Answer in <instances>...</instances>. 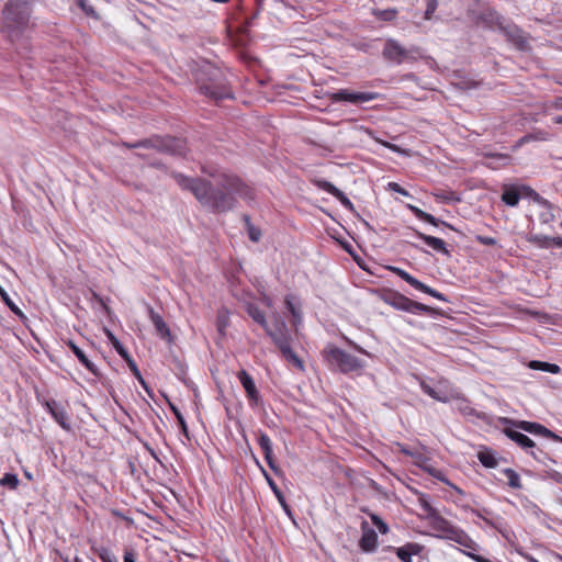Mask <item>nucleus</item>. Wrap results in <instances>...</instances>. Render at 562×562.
<instances>
[{
    "label": "nucleus",
    "instance_id": "obj_1",
    "mask_svg": "<svg viewBox=\"0 0 562 562\" xmlns=\"http://www.w3.org/2000/svg\"><path fill=\"white\" fill-rule=\"evenodd\" d=\"M213 180L212 182L201 178H188L178 175V186L189 190L195 199L203 205L211 209L214 213H225L233 210L236 205V195L250 202L255 200V190L246 183L240 177L226 170L205 169Z\"/></svg>",
    "mask_w": 562,
    "mask_h": 562
},
{
    "label": "nucleus",
    "instance_id": "obj_2",
    "mask_svg": "<svg viewBox=\"0 0 562 562\" xmlns=\"http://www.w3.org/2000/svg\"><path fill=\"white\" fill-rule=\"evenodd\" d=\"M418 504L425 512L426 518L430 520V527L438 532L437 537L457 542L468 551H463L469 558L475 562H495L483 555L476 554L479 544L461 528L454 526L448 519L442 517L439 512L430 504L427 495L420 493ZM501 562V561H496Z\"/></svg>",
    "mask_w": 562,
    "mask_h": 562
},
{
    "label": "nucleus",
    "instance_id": "obj_3",
    "mask_svg": "<svg viewBox=\"0 0 562 562\" xmlns=\"http://www.w3.org/2000/svg\"><path fill=\"white\" fill-rule=\"evenodd\" d=\"M199 90L207 99L218 103L225 99H233V91L227 81L217 72H201L196 78Z\"/></svg>",
    "mask_w": 562,
    "mask_h": 562
},
{
    "label": "nucleus",
    "instance_id": "obj_4",
    "mask_svg": "<svg viewBox=\"0 0 562 562\" xmlns=\"http://www.w3.org/2000/svg\"><path fill=\"white\" fill-rule=\"evenodd\" d=\"M324 357L329 364L336 366L344 374L359 371L364 366L362 360L334 345L324 349Z\"/></svg>",
    "mask_w": 562,
    "mask_h": 562
},
{
    "label": "nucleus",
    "instance_id": "obj_5",
    "mask_svg": "<svg viewBox=\"0 0 562 562\" xmlns=\"http://www.w3.org/2000/svg\"><path fill=\"white\" fill-rule=\"evenodd\" d=\"M3 15L8 27L22 29L30 21L31 9L24 0H10L3 9Z\"/></svg>",
    "mask_w": 562,
    "mask_h": 562
},
{
    "label": "nucleus",
    "instance_id": "obj_6",
    "mask_svg": "<svg viewBox=\"0 0 562 562\" xmlns=\"http://www.w3.org/2000/svg\"><path fill=\"white\" fill-rule=\"evenodd\" d=\"M384 302L398 311L408 312L412 314H432L434 308L411 300L404 294L393 291L390 292L386 296H384Z\"/></svg>",
    "mask_w": 562,
    "mask_h": 562
},
{
    "label": "nucleus",
    "instance_id": "obj_7",
    "mask_svg": "<svg viewBox=\"0 0 562 562\" xmlns=\"http://www.w3.org/2000/svg\"><path fill=\"white\" fill-rule=\"evenodd\" d=\"M417 54H419L417 47L406 49L396 40L393 38H389L385 42L382 50V56L384 59L397 65L407 60L416 59L415 55Z\"/></svg>",
    "mask_w": 562,
    "mask_h": 562
},
{
    "label": "nucleus",
    "instance_id": "obj_8",
    "mask_svg": "<svg viewBox=\"0 0 562 562\" xmlns=\"http://www.w3.org/2000/svg\"><path fill=\"white\" fill-rule=\"evenodd\" d=\"M492 16L494 24L506 36L508 42L515 45L518 49H524L526 47L527 41L521 29L513 23L505 24L503 16L496 12L492 13Z\"/></svg>",
    "mask_w": 562,
    "mask_h": 562
},
{
    "label": "nucleus",
    "instance_id": "obj_9",
    "mask_svg": "<svg viewBox=\"0 0 562 562\" xmlns=\"http://www.w3.org/2000/svg\"><path fill=\"white\" fill-rule=\"evenodd\" d=\"M329 100L333 103L349 102L352 104H361L370 102L380 98V93L374 91H350L348 89H340L329 94Z\"/></svg>",
    "mask_w": 562,
    "mask_h": 562
},
{
    "label": "nucleus",
    "instance_id": "obj_10",
    "mask_svg": "<svg viewBox=\"0 0 562 562\" xmlns=\"http://www.w3.org/2000/svg\"><path fill=\"white\" fill-rule=\"evenodd\" d=\"M525 195L531 198L536 201L540 199L539 193H537L532 188L528 186H513L505 184L503 187L502 201L508 206H516L519 203L520 196Z\"/></svg>",
    "mask_w": 562,
    "mask_h": 562
},
{
    "label": "nucleus",
    "instance_id": "obj_11",
    "mask_svg": "<svg viewBox=\"0 0 562 562\" xmlns=\"http://www.w3.org/2000/svg\"><path fill=\"white\" fill-rule=\"evenodd\" d=\"M391 272H393L394 274H396L397 277H400L402 280H404L405 282H407L409 285H412L414 289L418 290V291H422L439 301H442V302H448V299L440 292H438L437 290L430 288L429 285L423 283L422 281H419L418 279H416L415 277H413L412 274H409L407 271H405L404 269L402 268H398V267H389L387 268Z\"/></svg>",
    "mask_w": 562,
    "mask_h": 562
},
{
    "label": "nucleus",
    "instance_id": "obj_12",
    "mask_svg": "<svg viewBox=\"0 0 562 562\" xmlns=\"http://www.w3.org/2000/svg\"><path fill=\"white\" fill-rule=\"evenodd\" d=\"M265 330L279 350L288 345H291L292 342V337L286 328L285 323L281 318H277L273 325L271 327L268 325Z\"/></svg>",
    "mask_w": 562,
    "mask_h": 562
},
{
    "label": "nucleus",
    "instance_id": "obj_13",
    "mask_svg": "<svg viewBox=\"0 0 562 562\" xmlns=\"http://www.w3.org/2000/svg\"><path fill=\"white\" fill-rule=\"evenodd\" d=\"M237 378L246 392L249 405L251 407L258 406L261 402V396L251 375L243 369L237 373Z\"/></svg>",
    "mask_w": 562,
    "mask_h": 562
},
{
    "label": "nucleus",
    "instance_id": "obj_14",
    "mask_svg": "<svg viewBox=\"0 0 562 562\" xmlns=\"http://www.w3.org/2000/svg\"><path fill=\"white\" fill-rule=\"evenodd\" d=\"M361 531L362 535L359 540V548L363 552H374L379 544L378 533L369 526L367 521L361 522Z\"/></svg>",
    "mask_w": 562,
    "mask_h": 562
},
{
    "label": "nucleus",
    "instance_id": "obj_15",
    "mask_svg": "<svg viewBox=\"0 0 562 562\" xmlns=\"http://www.w3.org/2000/svg\"><path fill=\"white\" fill-rule=\"evenodd\" d=\"M386 550L395 552L396 557L402 562H413L412 557L420 554L424 550V546L418 542H406L404 546L398 548L389 546L386 547Z\"/></svg>",
    "mask_w": 562,
    "mask_h": 562
},
{
    "label": "nucleus",
    "instance_id": "obj_16",
    "mask_svg": "<svg viewBox=\"0 0 562 562\" xmlns=\"http://www.w3.org/2000/svg\"><path fill=\"white\" fill-rule=\"evenodd\" d=\"M313 183L319 189L323 190L329 194H331L334 198H336L342 206H345L348 210L353 209L352 202L347 198V195L339 190L336 186H334L331 182L323 179L313 180Z\"/></svg>",
    "mask_w": 562,
    "mask_h": 562
},
{
    "label": "nucleus",
    "instance_id": "obj_17",
    "mask_svg": "<svg viewBox=\"0 0 562 562\" xmlns=\"http://www.w3.org/2000/svg\"><path fill=\"white\" fill-rule=\"evenodd\" d=\"M506 423H510L515 425L518 429H521L524 431L535 434V435H541L546 438L550 439H559V436H557L554 432H552L550 429L544 427L541 424L533 423V422H527V420H520V422H512L509 419H505Z\"/></svg>",
    "mask_w": 562,
    "mask_h": 562
},
{
    "label": "nucleus",
    "instance_id": "obj_18",
    "mask_svg": "<svg viewBox=\"0 0 562 562\" xmlns=\"http://www.w3.org/2000/svg\"><path fill=\"white\" fill-rule=\"evenodd\" d=\"M258 445L261 448L265 460L268 463L269 468L276 473H279V468L276 464V460L273 458V451H272V441L270 437L263 432L259 431L258 434Z\"/></svg>",
    "mask_w": 562,
    "mask_h": 562
},
{
    "label": "nucleus",
    "instance_id": "obj_19",
    "mask_svg": "<svg viewBox=\"0 0 562 562\" xmlns=\"http://www.w3.org/2000/svg\"><path fill=\"white\" fill-rule=\"evenodd\" d=\"M45 406L55 422L60 425V427H63L65 430H70L69 417L64 407L58 405L55 401H47Z\"/></svg>",
    "mask_w": 562,
    "mask_h": 562
},
{
    "label": "nucleus",
    "instance_id": "obj_20",
    "mask_svg": "<svg viewBox=\"0 0 562 562\" xmlns=\"http://www.w3.org/2000/svg\"><path fill=\"white\" fill-rule=\"evenodd\" d=\"M406 206L418 220L424 221L432 226L443 225V226L454 231V227L451 224H449L445 221L438 220L437 217L423 211L422 209H419L413 204H407Z\"/></svg>",
    "mask_w": 562,
    "mask_h": 562
},
{
    "label": "nucleus",
    "instance_id": "obj_21",
    "mask_svg": "<svg viewBox=\"0 0 562 562\" xmlns=\"http://www.w3.org/2000/svg\"><path fill=\"white\" fill-rule=\"evenodd\" d=\"M503 432L526 451L536 447L535 441L520 431L514 430L512 428H504Z\"/></svg>",
    "mask_w": 562,
    "mask_h": 562
},
{
    "label": "nucleus",
    "instance_id": "obj_22",
    "mask_svg": "<svg viewBox=\"0 0 562 562\" xmlns=\"http://www.w3.org/2000/svg\"><path fill=\"white\" fill-rule=\"evenodd\" d=\"M416 236L422 239L426 245L432 248L437 252H441L443 255L449 256V250L447 249L446 241L441 238L426 235L419 231H415Z\"/></svg>",
    "mask_w": 562,
    "mask_h": 562
},
{
    "label": "nucleus",
    "instance_id": "obj_23",
    "mask_svg": "<svg viewBox=\"0 0 562 562\" xmlns=\"http://www.w3.org/2000/svg\"><path fill=\"white\" fill-rule=\"evenodd\" d=\"M527 240L540 248H548L550 246L562 247V237L560 236L530 235Z\"/></svg>",
    "mask_w": 562,
    "mask_h": 562
},
{
    "label": "nucleus",
    "instance_id": "obj_24",
    "mask_svg": "<svg viewBox=\"0 0 562 562\" xmlns=\"http://www.w3.org/2000/svg\"><path fill=\"white\" fill-rule=\"evenodd\" d=\"M149 314H150V319L156 328L157 334L162 339H168V341H171V333H170L168 326L166 325L165 321L162 319V317L159 314H157L153 308H149Z\"/></svg>",
    "mask_w": 562,
    "mask_h": 562
},
{
    "label": "nucleus",
    "instance_id": "obj_25",
    "mask_svg": "<svg viewBox=\"0 0 562 562\" xmlns=\"http://www.w3.org/2000/svg\"><path fill=\"white\" fill-rule=\"evenodd\" d=\"M67 345L69 346V348L71 349V351L76 355V357L78 358V360L81 362L82 366H85V368L87 370H89L91 373L93 374H97V367L94 366V363H92L88 357L86 356V353L83 352L82 349H80L72 340H69L67 342Z\"/></svg>",
    "mask_w": 562,
    "mask_h": 562
},
{
    "label": "nucleus",
    "instance_id": "obj_26",
    "mask_svg": "<svg viewBox=\"0 0 562 562\" xmlns=\"http://www.w3.org/2000/svg\"><path fill=\"white\" fill-rule=\"evenodd\" d=\"M280 352L285 361L295 367L297 370L304 371V362L293 351L291 345H288L284 348L280 349Z\"/></svg>",
    "mask_w": 562,
    "mask_h": 562
},
{
    "label": "nucleus",
    "instance_id": "obj_27",
    "mask_svg": "<svg viewBox=\"0 0 562 562\" xmlns=\"http://www.w3.org/2000/svg\"><path fill=\"white\" fill-rule=\"evenodd\" d=\"M246 311L256 323H258L263 328H267L268 323L266 321V314L257 304L248 303Z\"/></svg>",
    "mask_w": 562,
    "mask_h": 562
},
{
    "label": "nucleus",
    "instance_id": "obj_28",
    "mask_svg": "<svg viewBox=\"0 0 562 562\" xmlns=\"http://www.w3.org/2000/svg\"><path fill=\"white\" fill-rule=\"evenodd\" d=\"M528 367L532 370H540L552 374H558L561 372V368L558 364L544 361L532 360L529 362Z\"/></svg>",
    "mask_w": 562,
    "mask_h": 562
},
{
    "label": "nucleus",
    "instance_id": "obj_29",
    "mask_svg": "<svg viewBox=\"0 0 562 562\" xmlns=\"http://www.w3.org/2000/svg\"><path fill=\"white\" fill-rule=\"evenodd\" d=\"M263 474L267 479V482L269 484V486L271 487L272 492L274 493L276 497L278 498L280 505L282 506V508L288 513L290 514L291 513V509H290V506L288 505L284 496H283V493L281 492V490L278 487L277 483L268 475V473L263 470Z\"/></svg>",
    "mask_w": 562,
    "mask_h": 562
},
{
    "label": "nucleus",
    "instance_id": "obj_30",
    "mask_svg": "<svg viewBox=\"0 0 562 562\" xmlns=\"http://www.w3.org/2000/svg\"><path fill=\"white\" fill-rule=\"evenodd\" d=\"M229 326V311L227 308H220L216 314V328L218 333L224 336L226 328Z\"/></svg>",
    "mask_w": 562,
    "mask_h": 562
},
{
    "label": "nucleus",
    "instance_id": "obj_31",
    "mask_svg": "<svg viewBox=\"0 0 562 562\" xmlns=\"http://www.w3.org/2000/svg\"><path fill=\"white\" fill-rule=\"evenodd\" d=\"M477 459L482 463L483 467L488 468V469H494L498 464L495 454L488 449L479 451Z\"/></svg>",
    "mask_w": 562,
    "mask_h": 562
},
{
    "label": "nucleus",
    "instance_id": "obj_32",
    "mask_svg": "<svg viewBox=\"0 0 562 562\" xmlns=\"http://www.w3.org/2000/svg\"><path fill=\"white\" fill-rule=\"evenodd\" d=\"M432 477L439 480L440 482L449 485L451 488H453L459 495H464V491L462 488H460L459 486L454 485L453 483H451L446 476L445 474L440 471V470H437L435 468H426L425 469Z\"/></svg>",
    "mask_w": 562,
    "mask_h": 562
},
{
    "label": "nucleus",
    "instance_id": "obj_33",
    "mask_svg": "<svg viewBox=\"0 0 562 562\" xmlns=\"http://www.w3.org/2000/svg\"><path fill=\"white\" fill-rule=\"evenodd\" d=\"M243 220L245 222L249 239L251 241H254V243H258L260 240V238H261V231H260V228L256 227L251 223L249 215L245 214L243 216Z\"/></svg>",
    "mask_w": 562,
    "mask_h": 562
},
{
    "label": "nucleus",
    "instance_id": "obj_34",
    "mask_svg": "<svg viewBox=\"0 0 562 562\" xmlns=\"http://www.w3.org/2000/svg\"><path fill=\"white\" fill-rule=\"evenodd\" d=\"M285 306L293 317V325L297 326L302 322V313L300 307L293 303V297L291 295L285 297Z\"/></svg>",
    "mask_w": 562,
    "mask_h": 562
},
{
    "label": "nucleus",
    "instance_id": "obj_35",
    "mask_svg": "<svg viewBox=\"0 0 562 562\" xmlns=\"http://www.w3.org/2000/svg\"><path fill=\"white\" fill-rule=\"evenodd\" d=\"M503 473L506 476L507 483L512 488L521 487L520 476L515 470L507 468L503 470Z\"/></svg>",
    "mask_w": 562,
    "mask_h": 562
},
{
    "label": "nucleus",
    "instance_id": "obj_36",
    "mask_svg": "<svg viewBox=\"0 0 562 562\" xmlns=\"http://www.w3.org/2000/svg\"><path fill=\"white\" fill-rule=\"evenodd\" d=\"M105 335H106L108 339L110 340V342L112 344L113 348L117 351V353L123 359H127L128 352L123 347V345L120 342V340L115 337V335L109 329H105Z\"/></svg>",
    "mask_w": 562,
    "mask_h": 562
},
{
    "label": "nucleus",
    "instance_id": "obj_37",
    "mask_svg": "<svg viewBox=\"0 0 562 562\" xmlns=\"http://www.w3.org/2000/svg\"><path fill=\"white\" fill-rule=\"evenodd\" d=\"M372 13L380 21L391 22L396 19L398 12L396 9H385L373 10Z\"/></svg>",
    "mask_w": 562,
    "mask_h": 562
},
{
    "label": "nucleus",
    "instance_id": "obj_38",
    "mask_svg": "<svg viewBox=\"0 0 562 562\" xmlns=\"http://www.w3.org/2000/svg\"><path fill=\"white\" fill-rule=\"evenodd\" d=\"M94 552L101 559L102 562H117L115 554L105 547L95 548Z\"/></svg>",
    "mask_w": 562,
    "mask_h": 562
},
{
    "label": "nucleus",
    "instance_id": "obj_39",
    "mask_svg": "<svg viewBox=\"0 0 562 562\" xmlns=\"http://www.w3.org/2000/svg\"><path fill=\"white\" fill-rule=\"evenodd\" d=\"M0 296L5 303V305L18 316H23L22 311L15 305V303L10 299L8 292L0 285Z\"/></svg>",
    "mask_w": 562,
    "mask_h": 562
},
{
    "label": "nucleus",
    "instance_id": "obj_40",
    "mask_svg": "<svg viewBox=\"0 0 562 562\" xmlns=\"http://www.w3.org/2000/svg\"><path fill=\"white\" fill-rule=\"evenodd\" d=\"M19 477L14 473H5L3 477L0 479V484L9 487L10 490H15L19 485Z\"/></svg>",
    "mask_w": 562,
    "mask_h": 562
},
{
    "label": "nucleus",
    "instance_id": "obj_41",
    "mask_svg": "<svg viewBox=\"0 0 562 562\" xmlns=\"http://www.w3.org/2000/svg\"><path fill=\"white\" fill-rule=\"evenodd\" d=\"M369 517L382 535H386L390 531L387 524L380 516L374 513H369Z\"/></svg>",
    "mask_w": 562,
    "mask_h": 562
},
{
    "label": "nucleus",
    "instance_id": "obj_42",
    "mask_svg": "<svg viewBox=\"0 0 562 562\" xmlns=\"http://www.w3.org/2000/svg\"><path fill=\"white\" fill-rule=\"evenodd\" d=\"M485 157H486V158H491V159L496 160V161H497V162H499L502 166H507V165H509V162H510V160H512L510 155H508V154H503V153H487V154H485Z\"/></svg>",
    "mask_w": 562,
    "mask_h": 562
},
{
    "label": "nucleus",
    "instance_id": "obj_43",
    "mask_svg": "<svg viewBox=\"0 0 562 562\" xmlns=\"http://www.w3.org/2000/svg\"><path fill=\"white\" fill-rule=\"evenodd\" d=\"M420 389L425 394H427L428 396H430L431 398H434L436 401H439V402L447 401L446 397L440 396V394L435 389H432L430 385H428L426 382L420 383Z\"/></svg>",
    "mask_w": 562,
    "mask_h": 562
},
{
    "label": "nucleus",
    "instance_id": "obj_44",
    "mask_svg": "<svg viewBox=\"0 0 562 562\" xmlns=\"http://www.w3.org/2000/svg\"><path fill=\"white\" fill-rule=\"evenodd\" d=\"M432 195L442 202H451V201H459V198H456L454 192L448 191V192H434Z\"/></svg>",
    "mask_w": 562,
    "mask_h": 562
},
{
    "label": "nucleus",
    "instance_id": "obj_45",
    "mask_svg": "<svg viewBox=\"0 0 562 562\" xmlns=\"http://www.w3.org/2000/svg\"><path fill=\"white\" fill-rule=\"evenodd\" d=\"M438 8V0H426L425 20H430Z\"/></svg>",
    "mask_w": 562,
    "mask_h": 562
},
{
    "label": "nucleus",
    "instance_id": "obj_46",
    "mask_svg": "<svg viewBox=\"0 0 562 562\" xmlns=\"http://www.w3.org/2000/svg\"><path fill=\"white\" fill-rule=\"evenodd\" d=\"M124 146L127 148H151V147H155L153 145L151 140H149V139L140 140V142L133 143V144L124 143Z\"/></svg>",
    "mask_w": 562,
    "mask_h": 562
},
{
    "label": "nucleus",
    "instance_id": "obj_47",
    "mask_svg": "<svg viewBox=\"0 0 562 562\" xmlns=\"http://www.w3.org/2000/svg\"><path fill=\"white\" fill-rule=\"evenodd\" d=\"M387 190H390L392 192L400 193L404 196L411 195L409 192L406 189H404L403 187H401L397 182H389Z\"/></svg>",
    "mask_w": 562,
    "mask_h": 562
},
{
    "label": "nucleus",
    "instance_id": "obj_48",
    "mask_svg": "<svg viewBox=\"0 0 562 562\" xmlns=\"http://www.w3.org/2000/svg\"><path fill=\"white\" fill-rule=\"evenodd\" d=\"M551 109L562 110V97H557L550 103L544 104V112H548Z\"/></svg>",
    "mask_w": 562,
    "mask_h": 562
},
{
    "label": "nucleus",
    "instance_id": "obj_49",
    "mask_svg": "<svg viewBox=\"0 0 562 562\" xmlns=\"http://www.w3.org/2000/svg\"><path fill=\"white\" fill-rule=\"evenodd\" d=\"M475 239L479 244L484 246H495L497 244V240L491 236L477 235Z\"/></svg>",
    "mask_w": 562,
    "mask_h": 562
},
{
    "label": "nucleus",
    "instance_id": "obj_50",
    "mask_svg": "<svg viewBox=\"0 0 562 562\" xmlns=\"http://www.w3.org/2000/svg\"><path fill=\"white\" fill-rule=\"evenodd\" d=\"M130 369L132 370V372L135 374V376L138 378V380L144 383L143 379H142V375H140V372L135 363V361L130 357V355H127V359H125Z\"/></svg>",
    "mask_w": 562,
    "mask_h": 562
},
{
    "label": "nucleus",
    "instance_id": "obj_51",
    "mask_svg": "<svg viewBox=\"0 0 562 562\" xmlns=\"http://www.w3.org/2000/svg\"><path fill=\"white\" fill-rule=\"evenodd\" d=\"M472 513L479 517L480 519L484 520L485 524H487L488 526L491 527H494L495 528V524L493 522V520L488 519L486 516H484L483 513H487L486 509H484L483 512L482 510H479V509H472Z\"/></svg>",
    "mask_w": 562,
    "mask_h": 562
},
{
    "label": "nucleus",
    "instance_id": "obj_52",
    "mask_svg": "<svg viewBox=\"0 0 562 562\" xmlns=\"http://www.w3.org/2000/svg\"><path fill=\"white\" fill-rule=\"evenodd\" d=\"M177 420H178V428L181 429V431L188 437V429H187L186 422L183 420V418L179 412H178Z\"/></svg>",
    "mask_w": 562,
    "mask_h": 562
},
{
    "label": "nucleus",
    "instance_id": "obj_53",
    "mask_svg": "<svg viewBox=\"0 0 562 562\" xmlns=\"http://www.w3.org/2000/svg\"><path fill=\"white\" fill-rule=\"evenodd\" d=\"M531 139H538L537 137L532 136V135H525L524 137H521L518 142V144L516 145V147H519L521 146L522 144L531 140Z\"/></svg>",
    "mask_w": 562,
    "mask_h": 562
},
{
    "label": "nucleus",
    "instance_id": "obj_54",
    "mask_svg": "<svg viewBox=\"0 0 562 562\" xmlns=\"http://www.w3.org/2000/svg\"><path fill=\"white\" fill-rule=\"evenodd\" d=\"M124 562H136L134 554L131 552H126L124 555Z\"/></svg>",
    "mask_w": 562,
    "mask_h": 562
},
{
    "label": "nucleus",
    "instance_id": "obj_55",
    "mask_svg": "<svg viewBox=\"0 0 562 562\" xmlns=\"http://www.w3.org/2000/svg\"><path fill=\"white\" fill-rule=\"evenodd\" d=\"M64 562H81L77 557L70 558L68 555L63 557Z\"/></svg>",
    "mask_w": 562,
    "mask_h": 562
},
{
    "label": "nucleus",
    "instance_id": "obj_56",
    "mask_svg": "<svg viewBox=\"0 0 562 562\" xmlns=\"http://www.w3.org/2000/svg\"><path fill=\"white\" fill-rule=\"evenodd\" d=\"M79 3H80V7H81V8H82L87 13H93V11H92V10H88V9L86 8V4H85L83 0H80V2H79Z\"/></svg>",
    "mask_w": 562,
    "mask_h": 562
},
{
    "label": "nucleus",
    "instance_id": "obj_57",
    "mask_svg": "<svg viewBox=\"0 0 562 562\" xmlns=\"http://www.w3.org/2000/svg\"><path fill=\"white\" fill-rule=\"evenodd\" d=\"M553 122L555 124H562V115H558V116L553 117Z\"/></svg>",
    "mask_w": 562,
    "mask_h": 562
},
{
    "label": "nucleus",
    "instance_id": "obj_58",
    "mask_svg": "<svg viewBox=\"0 0 562 562\" xmlns=\"http://www.w3.org/2000/svg\"><path fill=\"white\" fill-rule=\"evenodd\" d=\"M169 406H170L171 411L176 414L177 406L171 402H169Z\"/></svg>",
    "mask_w": 562,
    "mask_h": 562
},
{
    "label": "nucleus",
    "instance_id": "obj_59",
    "mask_svg": "<svg viewBox=\"0 0 562 562\" xmlns=\"http://www.w3.org/2000/svg\"><path fill=\"white\" fill-rule=\"evenodd\" d=\"M355 348L359 351V352H362V353H366L367 355V351L364 349H362L361 347L359 346H355Z\"/></svg>",
    "mask_w": 562,
    "mask_h": 562
},
{
    "label": "nucleus",
    "instance_id": "obj_60",
    "mask_svg": "<svg viewBox=\"0 0 562 562\" xmlns=\"http://www.w3.org/2000/svg\"><path fill=\"white\" fill-rule=\"evenodd\" d=\"M528 561H529V562H540L539 560H537V559H535V558H532V557L528 558Z\"/></svg>",
    "mask_w": 562,
    "mask_h": 562
},
{
    "label": "nucleus",
    "instance_id": "obj_61",
    "mask_svg": "<svg viewBox=\"0 0 562 562\" xmlns=\"http://www.w3.org/2000/svg\"><path fill=\"white\" fill-rule=\"evenodd\" d=\"M402 451H403L405 454H411V452H409L407 449H402Z\"/></svg>",
    "mask_w": 562,
    "mask_h": 562
}]
</instances>
